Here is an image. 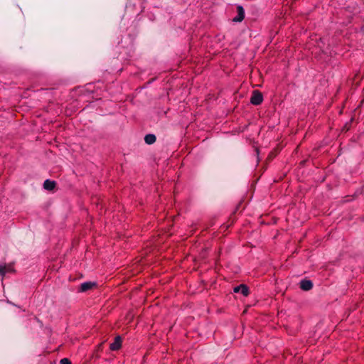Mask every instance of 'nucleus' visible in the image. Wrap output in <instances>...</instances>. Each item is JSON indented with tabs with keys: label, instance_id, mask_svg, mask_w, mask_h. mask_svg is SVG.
<instances>
[{
	"label": "nucleus",
	"instance_id": "obj_1",
	"mask_svg": "<svg viewBox=\"0 0 364 364\" xmlns=\"http://www.w3.org/2000/svg\"><path fill=\"white\" fill-rule=\"evenodd\" d=\"M262 101V94L259 90H254L250 98V102L254 105H259Z\"/></svg>",
	"mask_w": 364,
	"mask_h": 364
},
{
	"label": "nucleus",
	"instance_id": "obj_2",
	"mask_svg": "<svg viewBox=\"0 0 364 364\" xmlns=\"http://www.w3.org/2000/svg\"><path fill=\"white\" fill-rule=\"evenodd\" d=\"M237 14L233 18L234 22H241L245 18V10L240 5L237 6Z\"/></svg>",
	"mask_w": 364,
	"mask_h": 364
},
{
	"label": "nucleus",
	"instance_id": "obj_3",
	"mask_svg": "<svg viewBox=\"0 0 364 364\" xmlns=\"http://www.w3.org/2000/svg\"><path fill=\"white\" fill-rule=\"evenodd\" d=\"M233 291L235 293L240 292L243 296H247L249 294L248 287L245 284H240L236 286L233 289Z\"/></svg>",
	"mask_w": 364,
	"mask_h": 364
},
{
	"label": "nucleus",
	"instance_id": "obj_4",
	"mask_svg": "<svg viewBox=\"0 0 364 364\" xmlns=\"http://www.w3.org/2000/svg\"><path fill=\"white\" fill-rule=\"evenodd\" d=\"M122 346V339L119 336L115 337L114 341L110 344L109 348L111 350H117Z\"/></svg>",
	"mask_w": 364,
	"mask_h": 364
},
{
	"label": "nucleus",
	"instance_id": "obj_5",
	"mask_svg": "<svg viewBox=\"0 0 364 364\" xmlns=\"http://www.w3.org/2000/svg\"><path fill=\"white\" fill-rule=\"evenodd\" d=\"M95 286H96L95 282H83L82 284H81L79 291L81 292H85V291H87L91 289L92 287H94Z\"/></svg>",
	"mask_w": 364,
	"mask_h": 364
},
{
	"label": "nucleus",
	"instance_id": "obj_6",
	"mask_svg": "<svg viewBox=\"0 0 364 364\" xmlns=\"http://www.w3.org/2000/svg\"><path fill=\"white\" fill-rule=\"evenodd\" d=\"M313 287V283L311 280L303 279L300 282V288L304 291H309Z\"/></svg>",
	"mask_w": 364,
	"mask_h": 364
},
{
	"label": "nucleus",
	"instance_id": "obj_7",
	"mask_svg": "<svg viewBox=\"0 0 364 364\" xmlns=\"http://www.w3.org/2000/svg\"><path fill=\"white\" fill-rule=\"evenodd\" d=\"M43 187L46 190L52 191L55 187V182L54 181L46 179L43 183Z\"/></svg>",
	"mask_w": 364,
	"mask_h": 364
},
{
	"label": "nucleus",
	"instance_id": "obj_8",
	"mask_svg": "<svg viewBox=\"0 0 364 364\" xmlns=\"http://www.w3.org/2000/svg\"><path fill=\"white\" fill-rule=\"evenodd\" d=\"M156 140V136L152 134H146L144 137V141L147 144H152Z\"/></svg>",
	"mask_w": 364,
	"mask_h": 364
},
{
	"label": "nucleus",
	"instance_id": "obj_9",
	"mask_svg": "<svg viewBox=\"0 0 364 364\" xmlns=\"http://www.w3.org/2000/svg\"><path fill=\"white\" fill-rule=\"evenodd\" d=\"M6 264H0V276L1 277V280H3L4 277L6 274Z\"/></svg>",
	"mask_w": 364,
	"mask_h": 364
},
{
	"label": "nucleus",
	"instance_id": "obj_10",
	"mask_svg": "<svg viewBox=\"0 0 364 364\" xmlns=\"http://www.w3.org/2000/svg\"><path fill=\"white\" fill-rule=\"evenodd\" d=\"M6 273L7 272H14V267H13V266L11 264L6 265Z\"/></svg>",
	"mask_w": 364,
	"mask_h": 364
},
{
	"label": "nucleus",
	"instance_id": "obj_11",
	"mask_svg": "<svg viewBox=\"0 0 364 364\" xmlns=\"http://www.w3.org/2000/svg\"><path fill=\"white\" fill-rule=\"evenodd\" d=\"M60 364H71V362L68 358H63L61 359Z\"/></svg>",
	"mask_w": 364,
	"mask_h": 364
}]
</instances>
